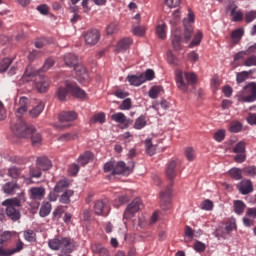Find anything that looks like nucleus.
<instances>
[{"label": "nucleus", "mask_w": 256, "mask_h": 256, "mask_svg": "<svg viewBox=\"0 0 256 256\" xmlns=\"http://www.w3.org/2000/svg\"><path fill=\"white\" fill-rule=\"evenodd\" d=\"M13 133L17 135V137H22L27 139V137H31L32 145L37 147L41 145V134L35 131L33 126H28L23 120H18L17 123L12 127Z\"/></svg>", "instance_id": "obj_1"}, {"label": "nucleus", "mask_w": 256, "mask_h": 256, "mask_svg": "<svg viewBox=\"0 0 256 256\" xmlns=\"http://www.w3.org/2000/svg\"><path fill=\"white\" fill-rule=\"evenodd\" d=\"M25 201V192L20 191L18 197L6 199L2 202V205L6 207V215L11 221H19L21 219V211H19V207H22Z\"/></svg>", "instance_id": "obj_2"}, {"label": "nucleus", "mask_w": 256, "mask_h": 256, "mask_svg": "<svg viewBox=\"0 0 256 256\" xmlns=\"http://www.w3.org/2000/svg\"><path fill=\"white\" fill-rule=\"evenodd\" d=\"M104 173H111V175H131L135 169V162L125 164L123 161L115 162L109 161L104 164Z\"/></svg>", "instance_id": "obj_3"}, {"label": "nucleus", "mask_w": 256, "mask_h": 256, "mask_svg": "<svg viewBox=\"0 0 256 256\" xmlns=\"http://www.w3.org/2000/svg\"><path fill=\"white\" fill-rule=\"evenodd\" d=\"M71 93L77 99H85L87 93L84 92L76 83L65 82L64 86H60L57 91V96L60 101L67 99V94Z\"/></svg>", "instance_id": "obj_4"}, {"label": "nucleus", "mask_w": 256, "mask_h": 256, "mask_svg": "<svg viewBox=\"0 0 256 256\" xmlns=\"http://www.w3.org/2000/svg\"><path fill=\"white\" fill-rule=\"evenodd\" d=\"M176 85L180 91H188L191 85L197 83V75L193 72H183V70H176L175 73Z\"/></svg>", "instance_id": "obj_5"}, {"label": "nucleus", "mask_w": 256, "mask_h": 256, "mask_svg": "<svg viewBox=\"0 0 256 256\" xmlns=\"http://www.w3.org/2000/svg\"><path fill=\"white\" fill-rule=\"evenodd\" d=\"M11 239V233L3 232L0 234V256H13L19 251H23V242H18L16 247L7 249L5 243Z\"/></svg>", "instance_id": "obj_6"}, {"label": "nucleus", "mask_w": 256, "mask_h": 256, "mask_svg": "<svg viewBox=\"0 0 256 256\" xmlns=\"http://www.w3.org/2000/svg\"><path fill=\"white\" fill-rule=\"evenodd\" d=\"M193 23H195V14L189 11L188 17L183 19V26H184V42L188 43L193 37Z\"/></svg>", "instance_id": "obj_7"}, {"label": "nucleus", "mask_w": 256, "mask_h": 256, "mask_svg": "<svg viewBox=\"0 0 256 256\" xmlns=\"http://www.w3.org/2000/svg\"><path fill=\"white\" fill-rule=\"evenodd\" d=\"M60 123L56 124L57 129H65L67 127H71L70 124H63V123H71L77 120V114L75 111H64L59 114L58 117Z\"/></svg>", "instance_id": "obj_8"}, {"label": "nucleus", "mask_w": 256, "mask_h": 256, "mask_svg": "<svg viewBox=\"0 0 256 256\" xmlns=\"http://www.w3.org/2000/svg\"><path fill=\"white\" fill-rule=\"evenodd\" d=\"M244 103H255L256 101V83L250 82L244 86V95L241 97Z\"/></svg>", "instance_id": "obj_9"}, {"label": "nucleus", "mask_w": 256, "mask_h": 256, "mask_svg": "<svg viewBox=\"0 0 256 256\" xmlns=\"http://www.w3.org/2000/svg\"><path fill=\"white\" fill-rule=\"evenodd\" d=\"M141 207H143V202L140 198H135L126 208L124 212V219H132Z\"/></svg>", "instance_id": "obj_10"}, {"label": "nucleus", "mask_w": 256, "mask_h": 256, "mask_svg": "<svg viewBox=\"0 0 256 256\" xmlns=\"http://www.w3.org/2000/svg\"><path fill=\"white\" fill-rule=\"evenodd\" d=\"M238 6L233 0H229L226 11H230V15L232 17V21L235 23H239L243 21V12L241 10H237Z\"/></svg>", "instance_id": "obj_11"}, {"label": "nucleus", "mask_w": 256, "mask_h": 256, "mask_svg": "<svg viewBox=\"0 0 256 256\" xmlns=\"http://www.w3.org/2000/svg\"><path fill=\"white\" fill-rule=\"evenodd\" d=\"M84 39L87 45H97V43H99V39H101V33L97 29L88 30L84 34Z\"/></svg>", "instance_id": "obj_12"}, {"label": "nucleus", "mask_w": 256, "mask_h": 256, "mask_svg": "<svg viewBox=\"0 0 256 256\" xmlns=\"http://www.w3.org/2000/svg\"><path fill=\"white\" fill-rule=\"evenodd\" d=\"M171 193H173V188L169 186L160 194L162 209H169L171 205Z\"/></svg>", "instance_id": "obj_13"}, {"label": "nucleus", "mask_w": 256, "mask_h": 256, "mask_svg": "<svg viewBox=\"0 0 256 256\" xmlns=\"http://www.w3.org/2000/svg\"><path fill=\"white\" fill-rule=\"evenodd\" d=\"M237 189L242 195H249V193H253V182L244 179L237 185Z\"/></svg>", "instance_id": "obj_14"}, {"label": "nucleus", "mask_w": 256, "mask_h": 256, "mask_svg": "<svg viewBox=\"0 0 256 256\" xmlns=\"http://www.w3.org/2000/svg\"><path fill=\"white\" fill-rule=\"evenodd\" d=\"M94 212L96 215H103L107 217L109 214V207H107V203L103 200H98L94 204Z\"/></svg>", "instance_id": "obj_15"}, {"label": "nucleus", "mask_w": 256, "mask_h": 256, "mask_svg": "<svg viewBox=\"0 0 256 256\" xmlns=\"http://www.w3.org/2000/svg\"><path fill=\"white\" fill-rule=\"evenodd\" d=\"M181 30L179 28H174L172 32V46L174 51H181L183 47L181 46Z\"/></svg>", "instance_id": "obj_16"}, {"label": "nucleus", "mask_w": 256, "mask_h": 256, "mask_svg": "<svg viewBox=\"0 0 256 256\" xmlns=\"http://www.w3.org/2000/svg\"><path fill=\"white\" fill-rule=\"evenodd\" d=\"M112 121H115V123H119L120 125H124L125 129L131 125V119H127V116H125L122 112L115 113L111 116Z\"/></svg>", "instance_id": "obj_17"}, {"label": "nucleus", "mask_w": 256, "mask_h": 256, "mask_svg": "<svg viewBox=\"0 0 256 256\" xmlns=\"http://www.w3.org/2000/svg\"><path fill=\"white\" fill-rule=\"evenodd\" d=\"M49 78L42 76L39 78V80H36L35 87L39 93H45L47 92V89H49Z\"/></svg>", "instance_id": "obj_18"}, {"label": "nucleus", "mask_w": 256, "mask_h": 256, "mask_svg": "<svg viewBox=\"0 0 256 256\" xmlns=\"http://www.w3.org/2000/svg\"><path fill=\"white\" fill-rule=\"evenodd\" d=\"M3 191L7 195H15V193H17V191H21V186H19V184H17V182H7L3 186Z\"/></svg>", "instance_id": "obj_19"}, {"label": "nucleus", "mask_w": 256, "mask_h": 256, "mask_svg": "<svg viewBox=\"0 0 256 256\" xmlns=\"http://www.w3.org/2000/svg\"><path fill=\"white\" fill-rule=\"evenodd\" d=\"M132 43L133 40H131V38H123L117 43L116 51H118V53H123L131 47Z\"/></svg>", "instance_id": "obj_20"}, {"label": "nucleus", "mask_w": 256, "mask_h": 256, "mask_svg": "<svg viewBox=\"0 0 256 256\" xmlns=\"http://www.w3.org/2000/svg\"><path fill=\"white\" fill-rule=\"evenodd\" d=\"M91 251L92 253H94V255L111 256V252L109 251V249H107L106 247H103V245L101 244L92 245Z\"/></svg>", "instance_id": "obj_21"}, {"label": "nucleus", "mask_w": 256, "mask_h": 256, "mask_svg": "<svg viewBox=\"0 0 256 256\" xmlns=\"http://www.w3.org/2000/svg\"><path fill=\"white\" fill-rule=\"evenodd\" d=\"M30 197L35 201H41L45 197V188L43 187H34L30 190Z\"/></svg>", "instance_id": "obj_22"}, {"label": "nucleus", "mask_w": 256, "mask_h": 256, "mask_svg": "<svg viewBox=\"0 0 256 256\" xmlns=\"http://www.w3.org/2000/svg\"><path fill=\"white\" fill-rule=\"evenodd\" d=\"M36 165L40 168V171H49L51 169V160L47 157L37 158Z\"/></svg>", "instance_id": "obj_23"}, {"label": "nucleus", "mask_w": 256, "mask_h": 256, "mask_svg": "<svg viewBox=\"0 0 256 256\" xmlns=\"http://www.w3.org/2000/svg\"><path fill=\"white\" fill-rule=\"evenodd\" d=\"M177 162L175 160H172L168 163L166 167V175L168 179L173 180L174 177L177 175Z\"/></svg>", "instance_id": "obj_24"}, {"label": "nucleus", "mask_w": 256, "mask_h": 256, "mask_svg": "<svg viewBox=\"0 0 256 256\" xmlns=\"http://www.w3.org/2000/svg\"><path fill=\"white\" fill-rule=\"evenodd\" d=\"M128 83L130 85H133L134 87H139L145 83V79L143 78V74H140L139 76L137 75H131L127 77Z\"/></svg>", "instance_id": "obj_25"}, {"label": "nucleus", "mask_w": 256, "mask_h": 256, "mask_svg": "<svg viewBox=\"0 0 256 256\" xmlns=\"http://www.w3.org/2000/svg\"><path fill=\"white\" fill-rule=\"evenodd\" d=\"M75 195V191L73 190H65L62 195L59 197V203L63 205H69L71 203V198Z\"/></svg>", "instance_id": "obj_26"}, {"label": "nucleus", "mask_w": 256, "mask_h": 256, "mask_svg": "<svg viewBox=\"0 0 256 256\" xmlns=\"http://www.w3.org/2000/svg\"><path fill=\"white\" fill-rule=\"evenodd\" d=\"M64 63L67 67H74L79 63V59L75 54L68 53L64 55Z\"/></svg>", "instance_id": "obj_27"}, {"label": "nucleus", "mask_w": 256, "mask_h": 256, "mask_svg": "<svg viewBox=\"0 0 256 256\" xmlns=\"http://www.w3.org/2000/svg\"><path fill=\"white\" fill-rule=\"evenodd\" d=\"M236 227L237 224L235 223V219L228 220L222 234L223 239H227V236L231 235V231H233V229H236Z\"/></svg>", "instance_id": "obj_28"}, {"label": "nucleus", "mask_w": 256, "mask_h": 256, "mask_svg": "<svg viewBox=\"0 0 256 256\" xmlns=\"http://www.w3.org/2000/svg\"><path fill=\"white\" fill-rule=\"evenodd\" d=\"M73 67H74V71H75L76 75H78V77H81L82 79H86L88 77L87 68H85L83 66V64H79V62H78Z\"/></svg>", "instance_id": "obj_29"}, {"label": "nucleus", "mask_w": 256, "mask_h": 256, "mask_svg": "<svg viewBox=\"0 0 256 256\" xmlns=\"http://www.w3.org/2000/svg\"><path fill=\"white\" fill-rule=\"evenodd\" d=\"M228 174L234 181H241V179H243V170L240 168H231Z\"/></svg>", "instance_id": "obj_30"}, {"label": "nucleus", "mask_w": 256, "mask_h": 256, "mask_svg": "<svg viewBox=\"0 0 256 256\" xmlns=\"http://www.w3.org/2000/svg\"><path fill=\"white\" fill-rule=\"evenodd\" d=\"M145 149H146L147 155H149L150 157H153V155H155V153L157 151V146L153 145V142L151 141V139H146L145 140Z\"/></svg>", "instance_id": "obj_31"}, {"label": "nucleus", "mask_w": 256, "mask_h": 256, "mask_svg": "<svg viewBox=\"0 0 256 256\" xmlns=\"http://www.w3.org/2000/svg\"><path fill=\"white\" fill-rule=\"evenodd\" d=\"M20 106L17 108V115H23V113H27V103H29V99L26 97H21L19 100Z\"/></svg>", "instance_id": "obj_32"}, {"label": "nucleus", "mask_w": 256, "mask_h": 256, "mask_svg": "<svg viewBox=\"0 0 256 256\" xmlns=\"http://www.w3.org/2000/svg\"><path fill=\"white\" fill-rule=\"evenodd\" d=\"M203 39V32H201L200 30H198L193 38V40L190 42L189 44V48L193 49V47H197L199 45H201V41Z\"/></svg>", "instance_id": "obj_33"}, {"label": "nucleus", "mask_w": 256, "mask_h": 256, "mask_svg": "<svg viewBox=\"0 0 256 256\" xmlns=\"http://www.w3.org/2000/svg\"><path fill=\"white\" fill-rule=\"evenodd\" d=\"M156 35L159 37V39H165L167 37V24H159L156 27Z\"/></svg>", "instance_id": "obj_34"}, {"label": "nucleus", "mask_w": 256, "mask_h": 256, "mask_svg": "<svg viewBox=\"0 0 256 256\" xmlns=\"http://www.w3.org/2000/svg\"><path fill=\"white\" fill-rule=\"evenodd\" d=\"M245 202L241 200H235L234 201V213L237 215H243V212L245 211Z\"/></svg>", "instance_id": "obj_35"}, {"label": "nucleus", "mask_w": 256, "mask_h": 256, "mask_svg": "<svg viewBox=\"0 0 256 256\" xmlns=\"http://www.w3.org/2000/svg\"><path fill=\"white\" fill-rule=\"evenodd\" d=\"M244 31L242 28H237L234 30L231 34V39L233 40V43H239L244 35Z\"/></svg>", "instance_id": "obj_36"}, {"label": "nucleus", "mask_w": 256, "mask_h": 256, "mask_svg": "<svg viewBox=\"0 0 256 256\" xmlns=\"http://www.w3.org/2000/svg\"><path fill=\"white\" fill-rule=\"evenodd\" d=\"M23 235L25 241H28V243H35L37 241V234L33 230H25Z\"/></svg>", "instance_id": "obj_37"}, {"label": "nucleus", "mask_w": 256, "mask_h": 256, "mask_svg": "<svg viewBox=\"0 0 256 256\" xmlns=\"http://www.w3.org/2000/svg\"><path fill=\"white\" fill-rule=\"evenodd\" d=\"M45 109V103L39 102V104L30 111L31 117H39Z\"/></svg>", "instance_id": "obj_38"}, {"label": "nucleus", "mask_w": 256, "mask_h": 256, "mask_svg": "<svg viewBox=\"0 0 256 256\" xmlns=\"http://www.w3.org/2000/svg\"><path fill=\"white\" fill-rule=\"evenodd\" d=\"M147 126V118L144 115L138 117L134 123V129L141 130Z\"/></svg>", "instance_id": "obj_39"}, {"label": "nucleus", "mask_w": 256, "mask_h": 256, "mask_svg": "<svg viewBox=\"0 0 256 256\" xmlns=\"http://www.w3.org/2000/svg\"><path fill=\"white\" fill-rule=\"evenodd\" d=\"M93 157V153L86 151L78 158V163L82 166L87 165L89 163V160Z\"/></svg>", "instance_id": "obj_40"}, {"label": "nucleus", "mask_w": 256, "mask_h": 256, "mask_svg": "<svg viewBox=\"0 0 256 256\" xmlns=\"http://www.w3.org/2000/svg\"><path fill=\"white\" fill-rule=\"evenodd\" d=\"M163 92V87L162 86H153L149 92V98L150 99H157V97H159V94Z\"/></svg>", "instance_id": "obj_41"}, {"label": "nucleus", "mask_w": 256, "mask_h": 256, "mask_svg": "<svg viewBox=\"0 0 256 256\" xmlns=\"http://www.w3.org/2000/svg\"><path fill=\"white\" fill-rule=\"evenodd\" d=\"M243 129V124L239 121H233L229 125V131L230 133H240Z\"/></svg>", "instance_id": "obj_42"}, {"label": "nucleus", "mask_w": 256, "mask_h": 256, "mask_svg": "<svg viewBox=\"0 0 256 256\" xmlns=\"http://www.w3.org/2000/svg\"><path fill=\"white\" fill-rule=\"evenodd\" d=\"M67 187H69V181L60 180L59 182H57L56 186L54 187V191L58 193H63L65 189H67Z\"/></svg>", "instance_id": "obj_43"}, {"label": "nucleus", "mask_w": 256, "mask_h": 256, "mask_svg": "<svg viewBox=\"0 0 256 256\" xmlns=\"http://www.w3.org/2000/svg\"><path fill=\"white\" fill-rule=\"evenodd\" d=\"M249 75H251V70L250 71H242L236 74V81L237 83H245L247 79H249Z\"/></svg>", "instance_id": "obj_44"}, {"label": "nucleus", "mask_w": 256, "mask_h": 256, "mask_svg": "<svg viewBox=\"0 0 256 256\" xmlns=\"http://www.w3.org/2000/svg\"><path fill=\"white\" fill-rule=\"evenodd\" d=\"M51 209H52L51 203H49V202L44 203L41 206L40 211H39L40 217H47V215H49V213H51Z\"/></svg>", "instance_id": "obj_45"}, {"label": "nucleus", "mask_w": 256, "mask_h": 256, "mask_svg": "<svg viewBox=\"0 0 256 256\" xmlns=\"http://www.w3.org/2000/svg\"><path fill=\"white\" fill-rule=\"evenodd\" d=\"M247 143L245 141H240L233 148V153H247Z\"/></svg>", "instance_id": "obj_46"}, {"label": "nucleus", "mask_w": 256, "mask_h": 256, "mask_svg": "<svg viewBox=\"0 0 256 256\" xmlns=\"http://www.w3.org/2000/svg\"><path fill=\"white\" fill-rule=\"evenodd\" d=\"M29 175H30V179H40L43 173L41 172V168L36 166V167L30 168Z\"/></svg>", "instance_id": "obj_47"}, {"label": "nucleus", "mask_w": 256, "mask_h": 256, "mask_svg": "<svg viewBox=\"0 0 256 256\" xmlns=\"http://www.w3.org/2000/svg\"><path fill=\"white\" fill-rule=\"evenodd\" d=\"M21 169L17 168V167H10L8 169V175L9 177H11L12 179H19V177H21Z\"/></svg>", "instance_id": "obj_48"}, {"label": "nucleus", "mask_w": 256, "mask_h": 256, "mask_svg": "<svg viewBox=\"0 0 256 256\" xmlns=\"http://www.w3.org/2000/svg\"><path fill=\"white\" fill-rule=\"evenodd\" d=\"M90 123H105V113L100 112L98 114H95L91 119H90Z\"/></svg>", "instance_id": "obj_49"}, {"label": "nucleus", "mask_w": 256, "mask_h": 256, "mask_svg": "<svg viewBox=\"0 0 256 256\" xmlns=\"http://www.w3.org/2000/svg\"><path fill=\"white\" fill-rule=\"evenodd\" d=\"M75 139H77V134H75V133H66V134L61 135L58 138V141L67 142V141H75Z\"/></svg>", "instance_id": "obj_50"}, {"label": "nucleus", "mask_w": 256, "mask_h": 256, "mask_svg": "<svg viewBox=\"0 0 256 256\" xmlns=\"http://www.w3.org/2000/svg\"><path fill=\"white\" fill-rule=\"evenodd\" d=\"M242 173L247 177H255L256 176V167L255 166H247L242 169Z\"/></svg>", "instance_id": "obj_51"}, {"label": "nucleus", "mask_w": 256, "mask_h": 256, "mask_svg": "<svg viewBox=\"0 0 256 256\" xmlns=\"http://www.w3.org/2000/svg\"><path fill=\"white\" fill-rule=\"evenodd\" d=\"M245 55H247L246 51H240L234 55V63L236 67L241 65L239 61H243V59H245Z\"/></svg>", "instance_id": "obj_52"}, {"label": "nucleus", "mask_w": 256, "mask_h": 256, "mask_svg": "<svg viewBox=\"0 0 256 256\" xmlns=\"http://www.w3.org/2000/svg\"><path fill=\"white\" fill-rule=\"evenodd\" d=\"M12 61L10 58H5L3 61L0 62V73H5L7 69H9Z\"/></svg>", "instance_id": "obj_53"}, {"label": "nucleus", "mask_w": 256, "mask_h": 256, "mask_svg": "<svg viewBox=\"0 0 256 256\" xmlns=\"http://www.w3.org/2000/svg\"><path fill=\"white\" fill-rule=\"evenodd\" d=\"M244 19L246 23H253V21L256 19V10L246 12Z\"/></svg>", "instance_id": "obj_54"}, {"label": "nucleus", "mask_w": 256, "mask_h": 256, "mask_svg": "<svg viewBox=\"0 0 256 256\" xmlns=\"http://www.w3.org/2000/svg\"><path fill=\"white\" fill-rule=\"evenodd\" d=\"M185 157L188 161H195V150L192 147L186 148Z\"/></svg>", "instance_id": "obj_55"}, {"label": "nucleus", "mask_w": 256, "mask_h": 256, "mask_svg": "<svg viewBox=\"0 0 256 256\" xmlns=\"http://www.w3.org/2000/svg\"><path fill=\"white\" fill-rule=\"evenodd\" d=\"M244 67H256V56L251 55L243 63Z\"/></svg>", "instance_id": "obj_56"}, {"label": "nucleus", "mask_w": 256, "mask_h": 256, "mask_svg": "<svg viewBox=\"0 0 256 256\" xmlns=\"http://www.w3.org/2000/svg\"><path fill=\"white\" fill-rule=\"evenodd\" d=\"M132 106V102H131V98H126L121 105L119 106V109L121 111H129V109H131Z\"/></svg>", "instance_id": "obj_57"}, {"label": "nucleus", "mask_w": 256, "mask_h": 256, "mask_svg": "<svg viewBox=\"0 0 256 256\" xmlns=\"http://www.w3.org/2000/svg\"><path fill=\"white\" fill-rule=\"evenodd\" d=\"M66 206H58L53 211V217H56V219H61V215L65 213Z\"/></svg>", "instance_id": "obj_58"}, {"label": "nucleus", "mask_w": 256, "mask_h": 256, "mask_svg": "<svg viewBox=\"0 0 256 256\" xmlns=\"http://www.w3.org/2000/svg\"><path fill=\"white\" fill-rule=\"evenodd\" d=\"M144 83L145 81H153L155 79V71L152 69H147L146 72L143 74Z\"/></svg>", "instance_id": "obj_59"}, {"label": "nucleus", "mask_w": 256, "mask_h": 256, "mask_svg": "<svg viewBox=\"0 0 256 256\" xmlns=\"http://www.w3.org/2000/svg\"><path fill=\"white\" fill-rule=\"evenodd\" d=\"M213 206V201L209 199H206L201 203V208L204 209V211H212Z\"/></svg>", "instance_id": "obj_60"}, {"label": "nucleus", "mask_w": 256, "mask_h": 256, "mask_svg": "<svg viewBox=\"0 0 256 256\" xmlns=\"http://www.w3.org/2000/svg\"><path fill=\"white\" fill-rule=\"evenodd\" d=\"M179 21H181V12H179V10H176L173 14H172V19H170V23L171 25H177V23H179Z\"/></svg>", "instance_id": "obj_61"}, {"label": "nucleus", "mask_w": 256, "mask_h": 256, "mask_svg": "<svg viewBox=\"0 0 256 256\" xmlns=\"http://www.w3.org/2000/svg\"><path fill=\"white\" fill-rule=\"evenodd\" d=\"M214 140L218 143L225 140V130H218L214 133Z\"/></svg>", "instance_id": "obj_62"}, {"label": "nucleus", "mask_w": 256, "mask_h": 256, "mask_svg": "<svg viewBox=\"0 0 256 256\" xmlns=\"http://www.w3.org/2000/svg\"><path fill=\"white\" fill-rule=\"evenodd\" d=\"M159 105L162 109H168L169 108V102L167 100H162L160 103L157 102L152 106V109H155V111H159Z\"/></svg>", "instance_id": "obj_63"}, {"label": "nucleus", "mask_w": 256, "mask_h": 256, "mask_svg": "<svg viewBox=\"0 0 256 256\" xmlns=\"http://www.w3.org/2000/svg\"><path fill=\"white\" fill-rule=\"evenodd\" d=\"M53 65H55V60L53 58L46 59L44 65L42 67V71H49V69H51V67H53Z\"/></svg>", "instance_id": "obj_64"}]
</instances>
